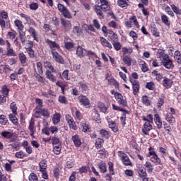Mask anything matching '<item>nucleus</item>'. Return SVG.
I'll use <instances>...</instances> for the list:
<instances>
[{"label":"nucleus","mask_w":181,"mask_h":181,"mask_svg":"<svg viewBox=\"0 0 181 181\" xmlns=\"http://www.w3.org/2000/svg\"><path fill=\"white\" fill-rule=\"evenodd\" d=\"M10 109L14 115H18V106L16 105V103H11L10 104Z\"/></svg>","instance_id":"nucleus-50"},{"label":"nucleus","mask_w":181,"mask_h":181,"mask_svg":"<svg viewBox=\"0 0 181 181\" xmlns=\"http://www.w3.org/2000/svg\"><path fill=\"white\" fill-rule=\"evenodd\" d=\"M98 108L103 114H106L107 111H108V107L105 106V103L101 101L98 102Z\"/></svg>","instance_id":"nucleus-28"},{"label":"nucleus","mask_w":181,"mask_h":181,"mask_svg":"<svg viewBox=\"0 0 181 181\" xmlns=\"http://www.w3.org/2000/svg\"><path fill=\"white\" fill-rule=\"evenodd\" d=\"M64 47L66 50H71L74 49V42L73 41L64 42Z\"/></svg>","instance_id":"nucleus-53"},{"label":"nucleus","mask_w":181,"mask_h":181,"mask_svg":"<svg viewBox=\"0 0 181 181\" xmlns=\"http://www.w3.org/2000/svg\"><path fill=\"white\" fill-rule=\"evenodd\" d=\"M154 122L157 127L158 129H161L162 128V119H160V117L159 116V114H156L154 115Z\"/></svg>","instance_id":"nucleus-24"},{"label":"nucleus","mask_w":181,"mask_h":181,"mask_svg":"<svg viewBox=\"0 0 181 181\" xmlns=\"http://www.w3.org/2000/svg\"><path fill=\"white\" fill-rule=\"evenodd\" d=\"M53 152L55 155H60L62 152V145L53 146Z\"/></svg>","instance_id":"nucleus-60"},{"label":"nucleus","mask_w":181,"mask_h":181,"mask_svg":"<svg viewBox=\"0 0 181 181\" xmlns=\"http://www.w3.org/2000/svg\"><path fill=\"white\" fill-rule=\"evenodd\" d=\"M152 76H153V77H155V79L156 80V81H158V83H160V81H162V78H163V74L158 73V71L156 70H153L151 72Z\"/></svg>","instance_id":"nucleus-25"},{"label":"nucleus","mask_w":181,"mask_h":181,"mask_svg":"<svg viewBox=\"0 0 181 181\" xmlns=\"http://www.w3.org/2000/svg\"><path fill=\"white\" fill-rule=\"evenodd\" d=\"M161 84L163 87L169 90V88H172V86H173V81L172 79H169L168 77H163Z\"/></svg>","instance_id":"nucleus-13"},{"label":"nucleus","mask_w":181,"mask_h":181,"mask_svg":"<svg viewBox=\"0 0 181 181\" xmlns=\"http://www.w3.org/2000/svg\"><path fill=\"white\" fill-rule=\"evenodd\" d=\"M70 129H73V131H77L78 127H77V124H76V121L72 120L68 123Z\"/></svg>","instance_id":"nucleus-62"},{"label":"nucleus","mask_w":181,"mask_h":181,"mask_svg":"<svg viewBox=\"0 0 181 181\" xmlns=\"http://www.w3.org/2000/svg\"><path fill=\"white\" fill-rule=\"evenodd\" d=\"M44 66L47 70L52 71V73H57V71L54 69L52 63L49 61L44 62Z\"/></svg>","instance_id":"nucleus-30"},{"label":"nucleus","mask_w":181,"mask_h":181,"mask_svg":"<svg viewBox=\"0 0 181 181\" xmlns=\"http://www.w3.org/2000/svg\"><path fill=\"white\" fill-rule=\"evenodd\" d=\"M81 126L82 127L83 132H87V131L90 129V125L87 124V123H86V121H82L81 122Z\"/></svg>","instance_id":"nucleus-63"},{"label":"nucleus","mask_w":181,"mask_h":181,"mask_svg":"<svg viewBox=\"0 0 181 181\" xmlns=\"http://www.w3.org/2000/svg\"><path fill=\"white\" fill-rule=\"evenodd\" d=\"M53 72L52 71L49 70H47L45 72V76L47 77V78H48V80H49V81H52L53 83L57 81V76H55L54 75H53L52 74Z\"/></svg>","instance_id":"nucleus-21"},{"label":"nucleus","mask_w":181,"mask_h":181,"mask_svg":"<svg viewBox=\"0 0 181 181\" xmlns=\"http://www.w3.org/2000/svg\"><path fill=\"white\" fill-rule=\"evenodd\" d=\"M149 29L153 36H155L156 37H159V36H160V33L159 32V30L156 27V24H155V23H151Z\"/></svg>","instance_id":"nucleus-15"},{"label":"nucleus","mask_w":181,"mask_h":181,"mask_svg":"<svg viewBox=\"0 0 181 181\" xmlns=\"http://www.w3.org/2000/svg\"><path fill=\"white\" fill-rule=\"evenodd\" d=\"M10 91H11V89H9L6 85H4L1 87V93L3 94L2 95H4V97H6V98L9 97Z\"/></svg>","instance_id":"nucleus-42"},{"label":"nucleus","mask_w":181,"mask_h":181,"mask_svg":"<svg viewBox=\"0 0 181 181\" xmlns=\"http://www.w3.org/2000/svg\"><path fill=\"white\" fill-rule=\"evenodd\" d=\"M28 129L30 136H33L35 132H36V127H35V120H33V119H31L29 122Z\"/></svg>","instance_id":"nucleus-20"},{"label":"nucleus","mask_w":181,"mask_h":181,"mask_svg":"<svg viewBox=\"0 0 181 181\" xmlns=\"http://www.w3.org/2000/svg\"><path fill=\"white\" fill-rule=\"evenodd\" d=\"M100 39L102 46L104 47H107V49H112V45H111V43L108 42L107 39H105L104 37H100Z\"/></svg>","instance_id":"nucleus-26"},{"label":"nucleus","mask_w":181,"mask_h":181,"mask_svg":"<svg viewBox=\"0 0 181 181\" xmlns=\"http://www.w3.org/2000/svg\"><path fill=\"white\" fill-rule=\"evenodd\" d=\"M174 59L178 64H181V53L180 51L177 50L174 53Z\"/></svg>","instance_id":"nucleus-49"},{"label":"nucleus","mask_w":181,"mask_h":181,"mask_svg":"<svg viewBox=\"0 0 181 181\" xmlns=\"http://www.w3.org/2000/svg\"><path fill=\"white\" fill-rule=\"evenodd\" d=\"M71 141L74 142V145H75L76 148H80V146H81V139H80L78 134L72 136Z\"/></svg>","instance_id":"nucleus-18"},{"label":"nucleus","mask_w":181,"mask_h":181,"mask_svg":"<svg viewBox=\"0 0 181 181\" xmlns=\"http://www.w3.org/2000/svg\"><path fill=\"white\" fill-rule=\"evenodd\" d=\"M20 16L21 18H23V19H25L26 21V22H28V23L30 22V25H33V26H36V22H35V21L32 20L30 18V16H29L23 13H21L20 14Z\"/></svg>","instance_id":"nucleus-35"},{"label":"nucleus","mask_w":181,"mask_h":181,"mask_svg":"<svg viewBox=\"0 0 181 181\" xmlns=\"http://www.w3.org/2000/svg\"><path fill=\"white\" fill-rule=\"evenodd\" d=\"M144 166L146 168L148 173H152L153 172V165L151 162L146 161Z\"/></svg>","instance_id":"nucleus-55"},{"label":"nucleus","mask_w":181,"mask_h":181,"mask_svg":"<svg viewBox=\"0 0 181 181\" xmlns=\"http://www.w3.org/2000/svg\"><path fill=\"white\" fill-rule=\"evenodd\" d=\"M161 21L166 26H170V22H169V17L165 14L161 15Z\"/></svg>","instance_id":"nucleus-54"},{"label":"nucleus","mask_w":181,"mask_h":181,"mask_svg":"<svg viewBox=\"0 0 181 181\" xmlns=\"http://www.w3.org/2000/svg\"><path fill=\"white\" fill-rule=\"evenodd\" d=\"M134 52L132 47H124L122 48V53H123V56H127V54H131Z\"/></svg>","instance_id":"nucleus-45"},{"label":"nucleus","mask_w":181,"mask_h":181,"mask_svg":"<svg viewBox=\"0 0 181 181\" xmlns=\"http://www.w3.org/2000/svg\"><path fill=\"white\" fill-rule=\"evenodd\" d=\"M152 123L149 122H146L144 124V128L142 129L143 134L144 135H149V131H151L153 128Z\"/></svg>","instance_id":"nucleus-19"},{"label":"nucleus","mask_w":181,"mask_h":181,"mask_svg":"<svg viewBox=\"0 0 181 181\" xmlns=\"http://www.w3.org/2000/svg\"><path fill=\"white\" fill-rule=\"evenodd\" d=\"M98 168L100 172V173H107V163L104 161H100L98 164Z\"/></svg>","instance_id":"nucleus-23"},{"label":"nucleus","mask_w":181,"mask_h":181,"mask_svg":"<svg viewBox=\"0 0 181 181\" xmlns=\"http://www.w3.org/2000/svg\"><path fill=\"white\" fill-rule=\"evenodd\" d=\"M117 156H119L124 166H132V162L125 152L119 151L117 152Z\"/></svg>","instance_id":"nucleus-3"},{"label":"nucleus","mask_w":181,"mask_h":181,"mask_svg":"<svg viewBox=\"0 0 181 181\" xmlns=\"http://www.w3.org/2000/svg\"><path fill=\"white\" fill-rule=\"evenodd\" d=\"M61 25L63 29L66 32H69L71 29V23L69 20H66L64 18L61 19Z\"/></svg>","instance_id":"nucleus-14"},{"label":"nucleus","mask_w":181,"mask_h":181,"mask_svg":"<svg viewBox=\"0 0 181 181\" xmlns=\"http://www.w3.org/2000/svg\"><path fill=\"white\" fill-rule=\"evenodd\" d=\"M129 81L132 86L134 95H137V94L139 93V89L141 88L139 81L131 78H129Z\"/></svg>","instance_id":"nucleus-8"},{"label":"nucleus","mask_w":181,"mask_h":181,"mask_svg":"<svg viewBox=\"0 0 181 181\" xmlns=\"http://www.w3.org/2000/svg\"><path fill=\"white\" fill-rule=\"evenodd\" d=\"M8 119L11 121L13 125H18L19 122L18 121V118L16 117V115L10 114L8 115Z\"/></svg>","instance_id":"nucleus-44"},{"label":"nucleus","mask_w":181,"mask_h":181,"mask_svg":"<svg viewBox=\"0 0 181 181\" xmlns=\"http://www.w3.org/2000/svg\"><path fill=\"white\" fill-rule=\"evenodd\" d=\"M150 156H151L150 160L153 162V163L155 165H162V161L160 160V158L158 156V154L156 153Z\"/></svg>","instance_id":"nucleus-29"},{"label":"nucleus","mask_w":181,"mask_h":181,"mask_svg":"<svg viewBox=\"0 0 181 181\" xmlns=\"http://www.w3.org/2000/svg\"><path fill=\"white\" fill-rule=\"evenodd\" d=\"M43 107H35V112L34 113L35 118H40L42 115Z\"/></svg>","instance_id":"nucleus-46"},{"label":"nucleus","mask_w":181,"mask_h":181,"mask_svg":"<svg viewBox=\"0 0 181 181\" xmlns=\"http://www.w3.org/2000/svg\"><path fill=\"white\" fill-rule=\"evenodd\" d=\"M40 172H46L47 170V161L42 160L39 163Z\"/></svg>","instance_id":"nucleus-36"},{"label":"nucleus","mask_w":181,"mask_h":181,"mask_svg":"<svg viewBox=\"0 0 181 181\" xmlns=\"http://www.w3.org/2000/svg\"><path fill=\"white\" fill-rule=\"evenodd\" d=\"M61 118L62 115H60V113H55L52 117L53 123L55 125H57V124L60 122Z\"/></svg>","instance_id":"nucleus-48"},{"label":"nucleus","mask_w":181,"mask_h":181,"mask_svg":"<svg viewBox=\"0 0 181 181\" xmlns=\"http://www.w3.org/2000/svg\"><path fill=\"white\" fill-rule=\"evenodd\" d=\"M46 43H47L51 52H52V50H56V49L57 50H60V45H59V44H57L56 42L47 39Z\"/></svg>","instance_id":"nucleus-16"},{"label":"nucleus","mask_w":181,"mask_h":181,"mask_svg":"<svg viewBox=\"0 0 181 181\" xmlns=\"http://www.w3.org/2000/svg\"><path fill=\"white\" fill-rule=\"evenodd\" d=\"M122 61L123 63H124L127 66H129L131 64H132V58L129 55H123Z\"/></svg>","instance_id":"nucleus-38"},{"label":"nucleus","mask_w":181,"mask_h":181,"mask_svg":"<svg viewBox=\"0 0 181 181\" xmlns=\"http://www.w3.org/2000/svg\"><path fill=\"white\" fill-rule=\"evenodd\" d=\"M165 105V96L159 98L157 101V108H162Z\"/></svg>","instance_id":"nucleus-58"},{"label":"nucleus","mask_w":181,"mask_h":181,"mask_svg":"<svg viewBox=\"0 0 181 181\" xmlns=\"http://www.w3.org/2000/svg\"><path fill=\"white\" fill-rule=\"evenodd\" d=\"M100 5H95V11L98 15L99 19H104L105 16L103 12H107L111 9V6L107 0H100Z\"/></svg>","instance_id":"nucleus-1"},{"label":"nucleus","mask_w":181,"mask_h":181,"mask_svg":"<svg viewBox=\"0 0 181 181\" xmlns=\"http://www.w3.org/2000/svg\"><path fill=\"white\" fill-rule=\"evenodd\" d=\"M129 0H117V5L119 8H123V9H127L129 6Z\"/></svg>","instance_id":"nucleus-34"},{"label":"nucleus","mask_w":181,"mask_h":181,"mask_svg":"<svg viewBox=\"0 0 181 181\" xmlns=\"http://www.w3.org/2000/svg\"><path fill=\"white\" fill-rule=\"evenodd\" d=\"M107 35L112 42L115 40H118V35H117V33H115L114 31L110 30L107 33Z\"/></svg>","instance_id":"nucleus-37"},{"label":"nucleus","mask_w":181,"mask_h":181,"mask_svg":"<svg viewBox=\"0 0 181 181\" xmlns=\"http://www.w3.org/2000/svg\"><path fill=\"white\" fill-rule=\"evenodd\" d=\"M57 8L59 12L62 13L63 16L66 19H71L73 18L71 13H70V11H69V9L67 8V7L64 6V5L62 4H58Z\"/></svg>","instance_id":"nucleus-5"},{"label":"nucleus","mask_w":181,"mask_h":181,"mask_svg":"<svg viewBox=\"0 0 181 181\" xmlns=\"http://www.w3.org/2000/svg\"><path fill=\"white\" fill-rule=\"evenodd\" d=\"M29 181H39L37 175L35 173H31L28 177Z\"/></svg>","instance_id":"nucleus-64"},{"label":"nucleus","mask_w":181,"mask_h":181,"mask_svg":"<svg viewBox=\"0 0 181 181\" xmlns=\"http://www.w3.org/2000/svg\"><path fill=\"white\" fill-rule=\"evenodd\" d=\"M69 73H70V71H69V69H65L62 72V74L59 71H57V76H58V78H61V80H70Z\"/></svg>","instance_id":"nucleus-17"},{"label":"nucleus","mask_w":181,"mask_h":181,"mask_svg":"<svg viewBox=\"0 0 181 181\" xmlns=\"http://www.w3.org/2000/svg\"><path fill=\"white\" fill-rule=\"evenodd\" d=\"M99 134L102 139H110V132L105 129H100Z\"/></svg>","instance_id":"nucleus-27"},{"label":"nucleus","mask_w":181,"mask_h":181,"mask_svg":"<svg viewBox=\"0 0 181 181\" xmlns=\"http://www.w3.org/2000/svg\"><path fill=\"white\" fill-rule=\"evenodd\" d=\"M18 37L21 43H25L26 42V33L23 31H18Z\"/></svg>","instance_id":"nucleus-51"},{"label":"nucleus","mask_w":181,"mask_h":181,"mask_svg":"<svg viewBox=\"0 0 181 181\" xmlns=\"http://www.w3.org/2000/svg\"><path fill=\"white\" fill-rule=\"evenodd\" d=\"M132 21H134V25L137 28V29H139V23L138 22V18H136V16H132L129 18V21H126L124 23V26L127 28L131 29L132 28Z\"/></svg>","instance_id":"nucleus-7"},{"label":"nucleus","mask_w":181,"mask_h":181,"mask_svg":"<svg viewBox=\"0 0 181 181\" xmlns=\"http://www.w3.org/2000/svg\"><path fill=\"white\" fill-rule=\"evenodd\" d=\"M0 28H1V29H11V21H5V20L4 19H8V12L5 11H2L0 13Z\"/></svg>","instance_id":"nucleus-2"},{"label":"nucleus","mask_w":181,"mask_h":181,"mask_svg":"<svg viewBox=\"0 0 181 181\" xmlns=\"http://www.w3.org/2000/svg\"><path fill=\"white\" fill-rule=\"evenodd\" d=\"M15 156L17 159H23V158H26L28 156V154L23 151H20L16 153Z\"/></svg>","instance_id":"nucleus-52"},{"label":"nucleus","mask_w":181,"mask_h":181,"mask_svg":"<svg viewBox=\"0 0 181 181\" xmlns=\"http://www.w3.org/2000/svg\"><path fill=\"white\" fill-rule=\"evenodd\" d=\"M18 59L21 64H25L26 63V60H28V58L23 52H21L18 54Z\"/></svg>","instance_id":"nucleus-47"},{"label":"nucleus","mask_w":181,"mask_h":181,"mask_svg":"<svg viewBox=\"0 0 181 181\" xmlns=\"http://www.w3.org/2000/svg\"><path fill=\"white\" fill-rule=\"evenodd\" d=\"M104 139L101 138H98L95 140V146L96 149H101L103 148V145H104Z\"/></svg>","instance_id":"nucleus-40"},{"label":"nucleus","mask_w":181,"mask_h":181,"mask_svg":"<svg viewBox=\"0 0 181 181\" xmlns=\"http://www.w3.org/2000/svg\"><path fill=\"white\" fill-rule=\"evenodd\" d=\"M115 100L117 101L119 105L122 107H128V102L124 99V96L121 93H117Z\"/></svg>","instance_id":"nucleus-10"},{"label":"nucleus","mask_w":181,"mask_h":181,"mask_svg":"<svg viewBox=\"0 0 181 181\" xmlns=\"http://www.w3.org/2000/svg\"><path fill=\"white\" fill-rule=\"evenodd\" d=\"M138 8L139 9L141 8V12L144 15V16H149V9L148 8H146L145 6H144V4H138Z\"/></svg>","instance_id":"nucleus-43"},{"label":"nucleus","mask_w":181,"mask_h":181,"mask_svg":"<svg viewBox=\"0 0 181 181\" xmlns=\"http://www.w3.org/2000/svg\"><path fill=\"white\" fill-rule=\"evenodd\" d=\"M112 45L116 52H119L122 49V45L118 40L112 41Z\"/></svg>","instance_id":"nucleus-39"},{"label":"nucleus","mask_w":181,"mask_h":181,"mask_svg":"<svg viewBox=\"0 0 181 181\" xmlns=\"http://www.w3.org/2000/svg\"><path fill=\"white\" fill-rule=\"evenodd\" d=\"M51 54L54 60L57 63H59V64H64V59H63V57L56 52V49H52V51H51Z\"/></svg>","instance_id":"nucleus-9"},{"label":"nucleus","mask_w":181,"mask_h":181,"mask_svg":"<svg viewBox=\"0 0 181 181\" xmlns=\"http://www.w3.org/2000/svg\"><path fill=\"white\" fill-rule=\"evenodd\" d=\"M35 77L37 78V81H38V83H41V84H45V83H46V78H43L42 74L36 73Z\"/></svg>","instance_id":"nucleus-56"},{"label":"nucleus","mask_w":181,"mask_h":181,"mask_svg":"<svg viewBox=\"0 0 181 181\" xmlns=\"http://www.w3.org/2000/svg\"><path fill=\"white\" fill-rule=\"evenodd\" d=\"M170 8L174 12V13H175L176 15H180V16L181 15V9L179 8V7L176 6V5L171 4Z\"/></svg>","instance_id":"nucleus-59"},{"label":"nucleus","mask_w":181,"mask_h":181,"mask_svg":"<svg viewBox=\"0 0 181 181\" xmlns=\"http://www.w3.org/2000/svg\"><path fill=\"white\" fill-rule=\"evenodd\" d=\"M107 123L109 128H110L113 132H118V126L117 125L115 121H108Z\"/></svg>","instance_id":"nucleus-32"},{"label":"nucleus","mask_w":181,"mask_h":181,"mask_svg":"<svg viewBox=\"0 0 181 181\" xmlns=\"http://www.w3.org/2000/svg\"><path fill=\"white\" fill-rule=\"evenodd\" d=\"M165 121L168 122L170 125H173L175 124L176 119L171 113H167L165 115Z\"/></svg>","instance_id":"nucleus-33"},{"label":"nucleus","mask_w":181,"mask_h":181,"mask_svg":"<svg viewBox=\"0 0 181 181\" xmlns=\"http://www.w3.org/2000/svg\"><path fill=\"white\" fill-rule=\"evenodd\" d=\"M141 103L144 104V105H146L147 107H149L151 105V100H149V97L147 95H144L141 97Z\"/></svg>","instance_id":"nucleus-57"},{"label":"nucleus","mask_w":181,"mask_h":181,"mask_svg":"<svg viewBox=\"0 0 181 181\" xmlns=\"http://www.w3.org/2000/svg\"><path fill=\"white\" fill-rule=\"evenodd\" d=\"M78 100L80 105L84 107V108H90V107H91L90 99L84 95H79L78 97Z\"/></svg>","instance_id":"nucleus-6"},{"label":"nucleus","mask_w":181,"mask_h":181,"mask_svg":"<svg viewBox=\"0 0 181 181\" xmlns=\"http://www.w3.org/2000/svg\"><path fill=\"white\" fill-rule=\"evenodd\" d=\"M161 64L165 67V69H168V70H170V69H173L175 67V64H173V62H172L169 55H165L163 57Z\"/></svg>","instance_id":"nucleus-4"},{"label":"nucleus","mask_w":181,"mask_h":181,"mask_svg":"<svg viewBox=\"0 0 181 181\" xmlns=\"http://www.w3.org/2000/svg\"><path fill=\"white\" fill-rule=\"evenodd\" d=\"M136 170L139 177H146L148 173H146V169L141 164L136 165Z\"/></svg>","instance_id":"nucleus-11"},{"label":"nucleus","mask_w":181,"mask_h":181,"mask_svg":"<svg viewBox=\"0 0 181 181\" xmlns=\"http://www.w3.org/2000/svg\"><path fill=\"white\" fill-rule=\"evenodd\" d=\"M1 136L2 139H8L10 142H13L15 140L13 139V132L4 131L1 133Z\"/></svg>","instance_id":"nucleus-12"},{"label":"nucleus","mask_w":181,"mask_h":181,"mask_svg":"<svg viewBox=\"0 0 181 181\" xmlns=\"http://www.w3.org/2000/svg\"><path fill=\"white\" fill-rule=\"evenodd\" d=\"M28 32V33H30V36H32L33 40L39 42V40L37 39V33H36V29H35L33 27H29Z\"/></svg>","instance_id":"nucleus-22"},{"label":"nucleus","mask_w":181,"mask_h":181,"mask_svg":"<svg viewBox=\"0 0 181 181\" xmlns=\"http://www.w3.org/2000/svg\"><path fill=\"white\" fill-rule=\"evenodd\" d=\"M145 87L147 90L153 91L155 90V83L153 81L147 82Z\"/></svg>","instance_id":"nucleus-61"},{"label":"nucleus","mask_w":181,"mask_h":181,"mask_svg":"<svg viewBox=\"0 0 181 181\" xmlns=\"http://www.w3.org/2000/svg\"><path fill=\"white\" fill-rule=\"evenodd\" d=\"M14 25L16 26L18 29V32H22L23 31V29L25 28V25H23V23H22V21L16 19L14 21Z\"/></svg>","instance_id":"nucleus-31"},{"label":"nucleus","mask_w":181,"mask_h":181,"mask_svg":"<svg viewBox=\"0 0 181 181\" xmlns=\"http://www.w3.org/2000/svg\"><path fill=\"white\" fill-rule=\"evenodd\" d=\"M76 55L81 59L84 57V48L83 47L78 45L76 47Z\"/></svg>","instance_id":"nucleus-41"}]
</instances>
